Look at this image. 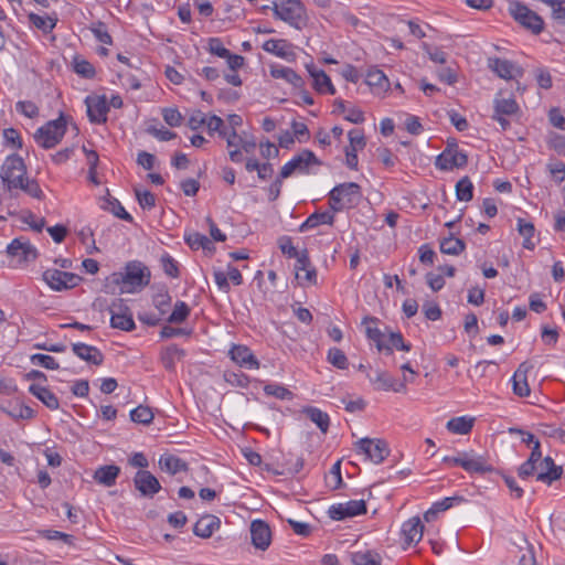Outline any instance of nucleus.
Listing matches in <instances>:
<instances>
[{"label": "nucleus", "mask_w": 565, "mask_h": 565, "mask_svg": "<svg viewBox=\"0 0 565 565\" xmlns=\"http://www.w3.org/2000/svg\"><path fill=\"white\" fill-rule=\"evenodd\" d=\"M518 231L521 236H523V247L526 249H534L535 243L532 241L535 228L533 223L527 222L524 218H518Z\"/></svg>", "instance_id": "41"}, {"label": "nucleus", "mask_w": 565, "mask_h": 565, "mask_svg": "<svg viewBox=\"0 0 565 565\" xmlns=\"http://www.w3.org/2000/svg\"><path fill=\"white\" fill-rule=\"evenodd\" d=\"M468 163V156L459 148L445 149L437 158L435 166L439 170L450 171L455 168H463Z\"/></svg>", "instance_id": "13"}, {"label": "nucleus", "mask_w": 565, "mask_h": 565, "mask_svg": "<svg viewBox=\"0 0 565 565\" xmlns=\"http://www.w3.org/2000/svg\"><path fill=\"white\" fill-rule=\"evenodd\" d=\"M250 540L255 548L266 551L271 543V530L267 522L254 520L250 523Z\"/></svg>", "instance_id": "17"}, {"label": "nucleus", "mask_w": 565, "mask_h": 565, "mask_svg": "<svg viewBox=\"0 0 565 565\" xmlns=\"http://www.w3.org/2000/svg\"><path fill=\"white\" fill-rule=\"evenodd\" d=\"M308 72L312 77L313 88L320 94H335V88L331 83L330 77L326 74L323 70H318L315 66H309Z\"/></svg>", "instance_id": "29"}, {"label": "nucleus", "mask_w": 565, "mask_h": 565, "mask_svg": "<svg viewBox=\"0 0 565 565\" xmlns=\"http://www.w3.org/2000/svg\"><path fill=\"white\" fill-rule=\"evenodd\" d=\"M162 116L164 121L171 127H178L182 122V116L177 108H164Z\"/></svg>", "instance_id": "62"}, {"label": "nucleus", "mask_w": 565, "mask_h": 565, "mask_svg": "<svg viewBox=\"0 0 565 565\" xmlns=\"http://www.w3.org/2000/svg\"><path fill=\"white\" fill-rule=\"evenodd\" d=\"M43 280L55 291H62L76 287L82 278L70 271H62L58 269H46L43 273Z\"/></svg>", "instance_id": "9"}, {"label": "nucleus", "mask_w": 565, "mask_h": 565, "mask_svg": "<svg viewBox=\"0 0 565 565\" xmlns=\"http://www.w3.org/2000/svg\"><path fill=\"white\" fill-rule=\"evenodd\" d=\"M184 356V351L175 344H170L162 349L160 360L168 371H174L177 361Z\"/></svg>", "instance_id": "34"}, {"label": "nucleus", "mask_w": 565, "mask_h": 565, "mask_svg": "<svg viewBox=\"0 0 565 565\" xmlns=\"http://www.w3.org/2000/svg\"><path fill=\"white\" fill-rule=\"evenodd\" d=\"M423 532L424 525L418 516H414L404 522L401 530L404 547L406 548L417 544L423 537Z\"/></svg>", "instance_id": "21"}, {"label": "nucleus", "mask_w": 565, "mask_h": 565, "mask_svg": "<svg viewBox=\"0 0 565 565\" xmlns=\"http://www.w3.org/2000/svg\"><path fill=\"white\" fill-rule=\"evenodd\" d=\"M370 381L372 382L376 390L394 391L396 393L406 391V377H404V381L398 382L387 372L384 371H377L375 377H370Z\"/></svg>", "instance_id": "23"}, {"label": "nucleus", "mask_w": 565, "mask_h": 565, "mask_svg": "<svg viewBox=\"0 0 565 565\" xmlns=\"http://www.w3.org/2000/svg\"><path fill=\"white\" fill-rule=\"evenodd\" d=\"M356 447L374 463H381L390 455L388 446L383 439L362 438Z\"/></svg>", "instance_id": "11"}, {"label": "nucleus", "mask_w": 565, "mask_h": 565, "mask_svg": "<svg viewBox=\"0 0 565 565\" xmlns=\"http://www.w3.org/2000/svg\"><path fill=\"white\" fill-rule=\"evenodd\" d=\"M29 20L34 26L44 32H51L55 28L57 21V19L55 18H51L47 15L42 17L35 13H30Z\"/></svg>", "instance_id": "46"}, {"label": "nucleus", "mask_w": 565, "mask_h": 565, "mask_svg": "<svg viewBox=\"0 0 565 565\" xmlns=\"http://www.w3.org/2000/svg\"><path fill=\"white\" fill-rule=\"evenodd\" d=\"M87 116L93 124H104L107 120L109 105L105 96H87L85 99Z\"/></svg>", "instance_id": "18"}, {"label": "nucleus", "mask_w": 565, "mask_h": 565, "mask_svg": "<svg viewBox=\"0 0 565 565\" xmlns=\"http://www.w3.org/2000/svg\"><path fill=\"white\" fill-rule=\"evenodd\" d=\"M295 271L301 286L317 284V270L310 263L307 249L301 250L296 258Z\"/></svg>", "instance_id": "14"}, {"label": "nucleus", "mask_w": 565, "mask_h": 565, "mask_svg": "<svg viewBox=\"0 0 565 565\" xmlns=\"http://www.w3.org/2000/svg\"><path fill=\"white\" fill-rule=\"evenodd\" d=\"M132 422L149 425L153 420V413L148 406L139 405L130 412Z\"/></svg>", "instance_id": "47"}, {"label": "nucleus", "mask_w": 565, "mask_h": 565, "mask_svg": "<svg viewBox=\"0 0 565 565\" xmlns=\"http://www.w3.org/2000/svg\"><path fill=\"white\" fill-rule=\"evenodd\" d=\"M30 361L33 365L42 366L46 370H57L60 367L56 360L47 354L36 353L30 356Z\"/></svg>", "instance_id": "51"}, {"label": "nucleus", "mask_w": 565, "mask_h": 565, "mask_svg": "<svg viewBox=\"0 0 565 565\" xmlns=\"http://www.w3.org/2000/svg\"><path fill=\"white\" fill-rule=\"evenodd\" d=\"M110 313V326L114 329L121 331H132L136 329V323L132 319L130 308L125 303L124 299H115L108 307Z\"/></svg>", "instance_id": "8"}, {"label": "nucleus", "mask_w": 565, "mask_h": 565, "mask_svg": "<svg viewBox=\"0 0 565 565\" xmlns=\"http://www.w3.org/2000/svg\"><path fill=\"white\" fill-rule=\"evenodd\" d=\"M38 533L40 536L49 541L61 540L67 545H72L74 542L73 535L55 530H40Z\"/></svg>", "instance_id": "53"}, {"label": "nucleus", "mask_w": 565, "mask_h": 565, "mask_svg": "<svg viewBox=\"0 0 565 565\" xmlns=\"http://www.w3.org/2000/svg\"><path fill=\"white\" fill-rule=\"evenodd\" d=\"M72 350L79 359L94 365H100L104 361L103 353L96 347L79 342L74 343Z\"/></svg>", "instance_id": "27"}, {"label": "nucleus", "mask_w": 565, "mask_h": 565, "mask_svg": "<svg viewBox=\"0 0 565 565\" xmlns=\"http://www.w3.org/2000/svg\"><path fill=\"white\" fill-rule=\"evenodd\" d=\"M190 316V307L184 301H177L173 311L168 318L170 323H182Z\"/></svg>", "instance_id": "48"}, {"label": "nucleus", "mask_w": 565, "mask_h": 565, "mask_svg": "<svg viewBox=\"0 0 565 565\" xmlns=\"http://www.w3.org/2000/svg\"><path fill=\"white\" fill-rule=\"evenodd\" d=\"M158 465L162 471H166L171 476L179 472H186L189 470L188 462L172 454L161 455Z\"/></svg>", "instance_id": "28"}, {"label": "nucleus", "mask_w": 565, "mask_h": 565, "mask_svg": "<svg viewBox=\"0 0 565 565\" xmlns=\"http://www.w3.org/2000/svg\"><path fill=\"white\" fill-rule=\"evenodd\" d=\"M520 107L514 98H495L493 100V115L514 116Z\"/></svg>", "instance_id": "36"}, {"label": "nucleus", "mask_w": 565, "mask_h": 565, "mask_svg": "<svg viewBox=\"0 0 565 565\" xmlns=\"http://www.w3.org/2000/svg\"><path fill=\"white\" fill-rule=\"evenodd\" d=\"M273 11L276 19L297 30H302L308 25L309 18L300 0H274Z\"/></svg>", "instance_id": "1"}, {"label": "nucleus", "mask_w": 565, "mask_h": 565, "mask_svg": "<svg viewBox=\"0 0 565 565\" xmlns=\"http://www.w3.org/2000/svg\"><path fill=\"white\" fill-rule=\"evenodd\" d=\"M366 513V503L364 500H351L347 503L333 504L329 508L328 514L332 520L341 521Z\"/></svg>", "instance_id": "12"}, {"label": "nucleus", "mask_w": 565, "mask_h": 565, "mask_svg": "<svg viewBox=\"0 0 565 565\" xmlns=\"http://www.w3.org/2000/svg\"><path fill=\"white\" fill-rule=\"evenodd\" d=\"M350 145L348 147L354 149H363L366 145L364 134L362 130L352 129L348 134Z\"/></svg>", "instance_id": "63"}, {"label": "nucleus", "mask_w": 565, "mask_h": 565, "mask_svg": "<svg viewBox=\"0 0 565 565\" xmlns=\"http://www.w3.org/2000/svg\"><path fill=\"white\" fill-rule=\"evenodd\" d=\"M20 189L35 199H42L43 191L41 190L39 183L35 180H30L26 177L22 181V186H18Z\"/></svg>", "instance_id": "58"}, {"label": "nucleus", "mask_w": 565, "mask_h": 565, "mask_svg": "<svg viewBox=\"0 0 565 565\" xmlns=\"http://www.w3.org/2000/svg\"><path fill=\"white\" fill-rule=\"evenodd\" d=\"M327 360L330 364L340 370H345L349 366L347 355L338 348H331L328 351Z\"/></svg>", "instance_id": "49"}, {"label": "nucleus", "mask_w": 565, "mask_h": 565, "mask_svg": "<svg viewBox=\"0 0 565 565\" xmlns=\"http://www.w3.org/2000/svg\"><path fill=\"white\" fill-rule=\"evenodd\" d=\"M134 484L145 498H153L161 490L159 480L149 470H138L134 477Z\"/></svg>", "instance_id": "15"}, {"label": "nucleus", "mask_w": 565, "mask_h": 565, "mask_svg": "<svg viewBox=\"0 0 565 565\" xmlns=\"http://www.w3.org/2000/svg\"><path fill=\"white\" fill-rule=\"evenodd\" d=\"M366 83L370 86H377L380 88H385L388 86V79L386 75L381 70H371L366 74Z\"/></svg>", "instance_id": "52"}, {"label": "nucleus", "mask_w": 565, "mask_h": 565, "mask_svg": "<svg viewBox=\"0 0 565 565\" xmlns=\"http://www.w3.org/2000/svg\"><path fill=\"white\" fill-rule=\"evenodd\" d=\"M17 110L28 118H34L39 115L38 106L30 100H21L17 103Z\"/></svg>", "instance_id": "61"}, {"label": "nucleus", "mask_w": 565, "mask_h": 565, "mask_svg": "<svg viewBox=\"0 0 565 565\" xmlns=\"http://www.w3.org/2000/svg\"><path fill=\"white\" fill-rule=\"evenodd\" d=\"M278 245L282 254L289 258H298L300 252L292 244V239L289 236H281L278 239Z\"/></svg>", "instance_id": "59"}, {"label": "nucleus", "mask_w": 565, "mask_h": 565, "mask_svg": "<svg viewBox=\"0 0 565 565\" xmlns=\"http://www.w3.org/2000/svg\"><path fill=\"white\" fill-rule=\"evenodd\" d=\"M456 196L459 201L469 202L473 198V184L469 177L461 178L456 184Z\"/></svg>", "instance_id": "44"}, {"label": "nucleus", "mask_w": 565, "mask_h": 565, "mask_svg": "<svg viewBox=\"0 0 565 565\" xmlns=\"http://www.w3.org/2000/svg\"><path fill=\"white\" fill-rule=\"evenodd\" d=\"M465 248V242L452 236L446 237L440 242V252L447 255L457 256L462 253Z\"/></svg>", "instance_id": "42"}, {"label": "nucleus", "mask_w": 565, "mask_h": 565, "mask_svg": "<svg viewBox=\"0 0 565 565\" xmlns=\"http://www.w3.org/2000/svg\"><path fill=\"white\" fill-rule=\"evenodd\" d=\"M263 50L281 58H288L289 56L294 55L291 44L284 39L267 40L263 44Z\"/></svg>", "instance_id": "32"}, {"label": "nucleus", "mask_w": 565, "mask_h": 565, "mask_svg": "<svg viewBox=\"0 0 565 565\" xmlns=\"http://www.w3.org/2000/svg\"><path fill=\"white\" fill-rule=\"evenodd\" d=\"M552 8V18L558 23H565V0H544Z\"/></svg>", "instance_id": "54"}, {"label": "nucleus", "mask_w": 565, "mask_h": 565, "mask_svg": "<svg viewBox=\"0 0 565 565\" xmlns=\"http://www.w3.org/2000/svg\"><path fill=\"white\" fill-rule=\"evenodd\" d=\"M270 75L274 78H281L291 84L296 88H301L305 84L301 76H299L292 68L282 65H271Z\"/></svg>", "instance_id": "30"}, {"label": "nucleus", "mask_w": 565, "mask_h": 565, "mask_svg": "<svg viewBox=\"0 0 565 565\" xmlns=\"http://www.w3.org/2000/svg\"><path fill=\"white\" fill-rule=\"evenodd\" d=\"M26 175V166L23 159L18 154L7 157L1 167V179L9 190L22 186V181Z\"/></svg>", "instance_id": "5"}, {"label": "nucleus", "mask_w": 565, "mask_h": 565, "mask_svg": "<svg viewBox=\"0 0 565 565\" xmlns=\"http://www.w3.org/2000/svg\"><path fill=\"white\" fill-rule=\"evenodd\" d=\"M89 30L93 32L95 38L100 43L108 44V45H110L113 43V39H111L110 34L108 33L106 24L104 22L98 21V22L94 23L89 28Z\"/></svg>", "instance_id": "55"}, {"label": "nucleus", "mask_w": 565, "mask_h": 565, "mask_svg": "<svg viewBox=\"0 0 565 565\" xmlns=\"http://www.w3.org/2000/svg\"><path fill=\"white\" fill-rule=\"evenodd\" d=\"M354 565H382V557L374 551H358L350 555Z\"/></svg>", "instance_id": "39"}, {"label": "nucleus", "mask_w": 565, "mask_h": 565, "mask_svg": "<svg viewBox=\"0 0 565 565\" xmlns=\"http://www.w3.org/2000/svg\"><path fill=\"white\" fill-rule=\"evenodd\" d=\"M509 13L516 22L534 34H540L544 29L543 19L521 2H510Z\"/></svg>", "instance_id": "6"}, {"label": "nucleus", "mask_w": 565, "mask_h": 565, "mask_svg": "<svg viewBox=\"0 0 565 565\" xmlns=\"http://www.w3.org/2000/svg\"><path fill=\"white\" fill-rule=\"evenodd\" d=\"M161 265L166 275L172 278L179 277L178 263L169 254H166L161 257Z\"/></svg>", "instance_id": "60"}, {"label": "nucleus", "mask_w": 565, "mask_h": 565, "mask_svg": "<svg viewBox=\"0 0 565 565\" xmlns=\"http://www.w3.org/2000/svg\"><path fill=\"white\" fill-rule=\"evenodd\" d=\"M66 132V119L61 115L57 119L46 122L40 127L34 134L35 142L44 148H54L61 142Z\"/></svg>", "instance_id": "4"}, {"label": "nucleus", "mask_w": 565, "mask_h": 565, "mask_svg": "<svg viewBox=\"0 0 565 565\" xmlns=\"http://www.w3.org/2000/svg\"><path fill=\"white\" fill-rule=\"evenodd\" d=\"M455 466L461 467L468 473L483 475L493 470L483 456L467 451H462L461 460H455Z\"/></svg>", "instance_id": "16"}, {"label": "nucleus", "mask_w": 565, "mask_h": 565, "mask_svg": "<svg viewBox=\"0 0 565 565\" xmlns=\"http://www.w3.org/2000/svg\"><path fill=\"white\" fill-rule=\"evenodd\" d=\"M186 244L192 249H204V250H213L214 246L211 239H209L205 235L200 234L198 232L191 233L185 236Z\"/></svg>", "instance_id": "43"}, {"label": "nucleus", "mask_w": 565, "mask_h": 565, "mask_svg": "<svg viewBox=\"0 0 565 565\" xmlns=\"http://www.w3.org/2000/svg\"><path fill=\"white\" fill-rule=\"evenodd\" d=\"M102 207L106 211L111 212L116 217L120 220L128 222L132 221V216L125 210L121 203L117 199L111 198L109 194L108 198L105 199Z\"/></svg>", "instance_id": "40"}, {"label": "nucleus", "mask_w": 565, "mask_h": 565, "mask_svg": "<svg viewBox=\"0 0 565 565\" xmlns=\"http://www.w3.org/2000/svg\"><path fill=\"white\" fill-rule=\"evenodd\" d=\"M120 473V468L116 465L102 466L94 472V480L105 487H111Z\"/></svg>", "instance_id": "31"}, {"label": "nucleus", "mask_w": 565, "mask_h": 565, "mask_svg": "<svg viewBox=\"0 0 565 565\" xmlns=\"http://www.w3.org/2000/svg\"><path fill=\"white\" fill-rule=\"evenodd\" d=\"M377 323L379 319L374 317H365L362 321L367 339L375 343L379 351L392 354V347L386 343V334L377 328Z\"/></svg>", "instance_id": "19"}, {"label": "nucleus", "mask_w": 565, "mask_h": 565, "mask_svg": "<svg viewBox=\"0 0 565 565\" xmlns=\"http://www.w3.org/2000/svg\"><path fill=\"white\" fill-rule=\"evenodd\" d=\"M74 72L83 78H93L95 76V67L87 60L75 56L73 61Z\"/></svg>", "instance_id": "45"}, {"label": "nucleus", "mask_w": 565, "mask_h": 565, "mask_svg": "<svg viewBox=\"0 0 565 565\" xmlns=\"http://www.w3.org/2000/svg\"><path fill=\"white\" fill-rule=\"evenodd\" d=\"M386 343L387 345L392 347V350L396 349L408 352L412 348L409 343L404 341L401 332H391L388 335H386Z\"/></svg>", "instance_id": "57"}, {"label": "nucleus", "mask_w": 565, "mask_h": 565, "mask_svg": "<svg viewBox=\"0 0 565 565\" xmlns=\"http://www.w3.org/2000/svg\"><path fill=\"white\" fill-rule=\"evenodd\" d=\"M264 392L268 396H274L278 399H291L294 394L291 391L279 384H267L264 386Z\"/></svg>", "instance_id": "50"}, {"label": "nucleus", "mask_w": 565, "mask_h": 565, "mask_svg": "<svg viewBox=\"0 0 565 565\" xmlns=\"http://www.w3.org/2000/svg\"><path fill=\"white\" fill-rule=\"evenodd\" d=\"M475 418L468 416L455 417L448 420L446 427L452 434L467 435L473 427Z\"/></svg>", "instance_id": "37"}, {"label": "nucleus", "mask_w": 565, "mask_h": 565, "mask_svg": "<svg viewBox=\"0 0 565 565\" xmlns=\"http://www.w3.org/2000/svg\"><path fill=\"white\" fill-rule=\"evenodd\" d=\"M361 198V186L358 183H341L329 192V206L333 213L340 212L358 205Z\"/></svg>", "instance_id": "2"}, {"label": "nucleus", "mask_w": 565, "mask_h": 565, "mask_svg": "<svg viewBox=\"0 0 565 565\" xmlns=\"http://www.w3.org/2000/svg\"><path fill=\"white\" fill-rule=\"evenodd\" d=\"M334 214L330 212H316L308 216V218L300 225L299 231L305 232L315 228L321 224L333 225Z\"/></svg>", "instance_id": "35"}, {"label": "nucleus", "mask_w": 565, "mask_h": 565, "mask_svg": "<svg viewBox=\"0 0 565 565\" xmlns=\"http://www.w3.org/2000/svg\"><path fill=\"white\" fill-rule=\"evenodd\" d=\"M536 479L544 483L551 484L553 481L558 480L562 477L563 468L556 466L551 457H545L536 465Z\"/></svg>", "instance_id": "22"}, {"label": "nucleus", "mask_w": 565, "mask_h": 565, "mask_svg": "<svg viewBox=\"0 0 565 565\" xmlns=\"http://www.w3.org/2000/svg\"><path fill=\"white\" fill-rule=\"evenodd\" d=\"M302 412L312 423H315L318 426L321 433L326 434L328 431L330 425V417L327 413L312 406L303 408Z\"/></svg>", "instance_id": "38"}, {"label": "nucleus", "mask_w": 565, "mask_h": 565, "mask_svg": "<svg viewBox=\"0 0 565 565\" xmlns=\"http://www.w3.org/2000/svg\"><path fill=\"white\" fill-rule=\"evenodd\" d=\"M29 392L39 398L50 409L55 411L60 407L58 398L47 387L32 384L29 387Z\"/></svg>", "instance_id": "33"}, {"label": "nucleus", "mask_w": 565, "mask_h": 565, "mask_svg": "<svg viewBox=\"0 0 565 565\" xmlns=\"http://www.w3.org/2000/svg\"><path fill=\"white\" fill-rule=\"evenodd\" d=\"M533 370V365L529 362H522L512 376L513 393L519 397H526L531 390L527 383V374Z\"/></svg>", "instance_id": "20"}, {"label": "nucleus", "mask_w": 565, "mask_h": 565, "mask_svg": "<svg viewBox=\"0 0 565 565\" xmlns=\"http://www.w3.org/2000/svg\"><path fill=\"white\" fill-rule=\"evenodd\" d=\"M7 254L15 265L33 262L38 252L24 237L14 238L7 247Z\"/></svg>", "instance_id": "10"}, {"label": "nucleus", "mask_w": 565, "mask_h": 565, "mask_svg": "<svg viewBox=\"0 0 565 565\" xmlns=\"http://www.w3.org/2000/svg\"><path fill=\"white\" fill-rule=\"evenodd\" d=\"M322 162L308 149L302 150L291 160L285 163L280 170L281 178H289L294 173L308 174L311 166H321Z\"/></svg>", "instance_id": "7"}, {"label": "nucleus", "mask_w": 565, "mask_h": 565, "mask_svg": "<svg viewBox=\"0 0 565 565\" xmlns=\"http://www.w3.org/2000/svg\"><path fill=\"white\" fill-rule=\"evenodd\" d=\"M114 281L124 285L122 292H134L149 284L150 271L142 263L130 262L126 265L124 274H114Z\"/></svg>", "instance_id": "3"}, {"label": "nucleus", "mask_w": 565, "mask_h": 565, "mask_svg": "<svg viewBox=\"0 0 565 565\" xmlns=\"http://www.w3.org/2000/svg\"><path fill=\"white\" fill-rule=\"evenodd\" d=\"M547 169L552 177L558 182L565 180V163L562 161L550 162Z\"/></svg>", "instance_id": "64"}, {"label": "nucleus", "mask_w": 565, "mask_h": 565, "mask_svg": "<svg viewBox=\"0 0 565 565\" xmlns=\"http://www.w3.org/2000/svg\"><path fill=\"white\" fill-rule=\"evenodd\" d=\"M231 359L246 369H258L259 362L246 345L234 344L230 350Z\"/></svg>", "instance_id": "25"}, {"label": "nucleus", "mask_w": 565, "mask_h": 565, "mask_svg": "<svg viewBox=\"0 0 565 565\" xmlns=\"http://www.w3.org/2000/svg\"><path fill=\"white\" fill-rule=\"evenodd\" d=\"M136 198L143 210H151L156 205V196L148 190L135 189Z\"/></svg>", "instance_id": "56"}, {"label": "nucleus", "mask_w": 565, "mask_h": 565, "mask_svg": "<svg viewBox=\"0 0 565 565\" xmlns=\"http://www.w3.org/2000/svg\"><path fill=\"white\" fill-rule=\"evenodd\" d=\"M221 521L217 516L212 514L203 515L194 524L193 532L196 536L202 539H209L212 534L218 530Z\"/></svg>", "instance_id": "26"}, {"label": "nucleus", "mask_w": 565, "mask_h": 565, "mask_svg": "<svg viewBox=\"0 0 565 565\" xmlns=\"http://www.w3.org/2000/svg\"><path fill=\"white\" fill-rule=\"evenodd\" d=\"M490 68L501 78L511 79L522 76L523 70L516 66L513 62L502 58L489 60Z\"/></svg>", "instance_id": "24"}]
</instances>
